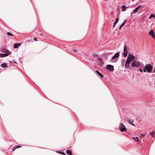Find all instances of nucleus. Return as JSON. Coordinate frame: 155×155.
Returning <instances> with one entry per match:
<instances>
[{
	"label": "nucleus",
	"instance_id": "nucleus-1",
	"mask_svg": "<svg viewBox=\"0 0 155 155\" xmlns=\"http://www.w3.org/2000/svg\"><path fill=\"white\" fill-rule=\"evenodd\" d=\"M145 68L147 70V72L148 73L150 72L152 70L153 66L150 64H148L145 65Z\"/></svg>",
	"mask_w": 155,
	"mask_h": 155
},
{
	"label": "nucleus",
	"instance_id": "nucleus-2",
	"mask_svg": "<svg viewBox=\"0 0 155 155\" xmlns=\"http://www.w3.org/2000/svg\"><path fill=\"white\" fill-rule=\"evenodd\" d=\"M140 64V62L136 60H134L133 61L131 64V66L133 67H138Z\"/></svg>",
	"mask_w": 155,
	"mask_h": 155
},
{
	"label": "nucleus",
	"instance_id": "nucleus-3",
	"mask_svg": "<svg viewBox=\"0 0 155 155\" xmlns=\"http://www.w3.org/2000/svg\"><path fill=\"white\" fill-rule=\"evenodd\" d=\"M135 58L134 56L131 54H130L128 55L127 61L130 62Z\"/></svg>",
	"mask_w": 155,
	"mask_h": 155
},
{
	"label": "nucleus",
	"instance_id": "nucleus-4",
	"mask_svg": "<svg viewBox=\"0 0 155 155\" xmlns=\"http://www.w3.org/2000/svg\"><path fill=\"white\" fill-rule=\"evenodd\" d=\"M119 129L121 131H125L126 130V128L123 124L120 123L119 127Z\"/></svg>",
	"mask_w": 155,
	"mask_h": 155
},
{
	"label": "nucleus",
	"instance_id": "nucleus-5",
	"mask_svg": "<svg viewBox=\"0 0 155 155\" xmlns=\"http://www.w3.org/2000/svg\"><path fill=\"white\" fill-rule=\"evenodd\" d=\"M11 54V52H8L6 53H0V57L2 58L6 57L10 55Z\"/></svg>",
	"mask_w": 155,
	"mask_h": 155
},
{
	"label": "nucleus",
	"instance_id": "nucleus-6",
	"mask_svg": "<svg viewBox=\"0 0 155 155\" xmlns=\"http://www.w3.org/2000/svg\"><path fill=\"white\" fill-rule=\"evenodd\" d=\"M127 49V46H125L124 48V53L123 55L125 57H126L128 53Z\"/></svg>",
	"mask_w": 155,
	"mask_h": 155
},
{
	"label": "nucleus",
	"instance_id": "nucleus-7",
	"mask_svg": "<svg viewBox=\"0 0 155 155\" xmlns=\"http://www.w3.org/2000/svg\"><path fill=\"white\" fill-rule=\"evenodd\" d=\"M149 35H150L152 36V37L155 38V34L154 33V31L153 30H151L149 33Z\"/></svg>",
	"mask_w": 155,
	"mask_h": 155
},
{
	"label": "nucleus",
	"instance_id": "nucleus-8",
	"mask_svg": "<svg viewBox=\"0 0 155 155\" xmlns=\"http://www.w3.org/2000/svg\"><path fill=\"white\" fill-rule=\"evenodd\" d=\"M107 68L109 70L113 71L114 70V66L110 65H108L107 66Z\"/></svg>",
	"mask_w": 155,
	"mask_h": 155
},
{
	"label": "nucleus",
	"instance_id": "nucleus-9",
	"mask_svg": "<svg viewBox=\"0 0 155 155\" xmlns=\"http://www.w3.org/2000/svg\"><path fill=\"white\" fill-rule=\"evenodd\" d=\"M0 51L2 53H4L5 52H6V53H7L8 52H10L8 50L5 49V48H1L0 50Z\"/></svg>",
	"mask_w": 155,
	"mask_h": 155
},
{
	"label": "nucleus",
	"instance_id": "nucleus-10",
	"mask_svg": "<svg viewBox=\"0 0 155 155\" xmlns=\"http://www.w3.org/2000/svg\"><path fill=\"white\" fill-rule=\"evenodd\" d=\"M140 6H138L137 7V8H136L133 11V12H132V13L133 14H135L136 12H137L138 9L140 8Z\"/></svg>",
	"mask_w": 155,
	"mask_h": 155
},
{
	"label": "nucleus",
	"instance_id": "nucleus-11",
	"mask_svg": "<svg viewBox=\"0 0 155 155\" xmlns=\"http://www.w3.org/2000/svg\"><path fill=\"white\" fill-rule=\"evenodd\" d=\"M119 20V19L118 18H117L115 20V21L114 24V25L113 26V28H114L116 25V24L117 23V22H118Z\"/></svg>",
	"mask_w": 155,
	"mask_h": 155
},
{
	"label": "nucleus",
	"instance_id": "nucleus-12",
	"mask_svg": "<svg viewBox=\"0 0 155 155\" xmlns=\"http://www.w3.org/2000/svg\"><path fill=\"white\" fill-rule=\"evenodd\" d=\"M119 53H117L114 54V56L112 58V59H113L115 58H118L119 57Z\"/></svg>",
	"mask_w": 155,
	"mask_h": 155
},
{
	"label": "nucleus",
	"instance_id": "nucleus-13",
	"mask_svg": "<svg viewBox=\"0 0 155 155\" xmlns=\"http://www.w3.org/2000/svg\"><path fill=\"white\" fill-rule=\"evenodd\" d=\"M130 62L126 61V62L125 64V66L127 68H129L130 65Z\"/></svg>",
	"mask_w": 155,
	"mask_h": 155
},
{
	"label": "nucleus",
	"instance_id": "nucleus-14",
	"mask_svg": "<svg viewBox=\"0 0 155 155\" xmlns=\"http://www.w3.org/2000/svg\"><path fill=\"white\" fill-rule=\"evenodd\" d=\"M20 45L21 44H18L16 43L14 44L13 47L15 48H17L19 46H20Z\"/></svg>",
	"mask_w": 155,
	"mask_h": 155
},
{
	"label": "nucleus",
	"instance_id": "nucleus-15",
	"mask_svg": "<svg viewBox=\"0 0 155 155\" xmlns=\"http://www.w3.org/2000/svg\"><path fill=\"white\" fill-rule=\"evenodd\" d=\"M127 7L124 5H123L121 7V10L122 11H125L126 10Z\"/></svg>",
	"mask_w": 155,
	"mask_h": 155
},
{
	"label": "nucleus",
	"instance_id": "nucleus-16",
	"mask_svg": "<svg viewBox=\"0 0 155 155\" xmlns=\"http://www.w3.org/2000/svg\"><path fill=\"white\" fill-rule=\"evenodd\" d=\"M66 153L67 154L69 155H71L72 153L71 151L70 150H67L66 151Z\"/></svg>",
	"mask_w": 155,
	"mask_h": 155
},
{
	"label": "nucleus",
	"instance_id": "nucleus-17",
	"mask_svg": "<svg viewBox=\"0 0 155 155\" xmlns=\"http://www.w3.org/2000/svg\"><path fill=\"white\" fill-rule=\"evenodd\" d=\"M126 22V20H125L124 21V22L123 24H122V25H121L120 26V27L119 28L120 30L121 29V28H122Z\"/></svg>",
	"mask_w": 155,
	"mask_h": 155
},
{
	"label": "nucleus",
	"instance_id": "nucleus-18",
	"mask_svg": "<svg viewBox=\"0 0 155 155\" xmlns=\"http://www.w3.org/2000/svg\"><path fill=\"white\" fill-rule=\"evenodd\" d=\"M96 72L97 73L101 78H103V75L100 72L97 71H96Z\"/></svg>",
	"mask_w": 155,
	"mask_h": 155
},
{
	"label": "nucleus",
	"instance_id": "nucleus-19",
	"mask_svg": "<svg viewBox=\"0 0 155 155\" xmlns=\"http://www.w3.org/2000/svg\"><path fill=\"white\" fill-rule=\"evenodd\" d=\"M155 17V15L154 14H151L150 15V16L149 17V18L150 19H151L152 18H154Z\"/></svg>",
	"mask_w": 155,
	"mask_h": 155
},
{
	"label": "nucleus",
	"instance_id": "nucleus-20",
	"mask_svg": "<svg viewBox=\"0 0 155 155\" xmlns=\"http://www.w3.org/2000/svg\"><path fill=\"white\" fill-rule=\"evenodd\" d=\"M1 66L2 68L5 67L7 66V64L5 63H3L1 64Z\"/></svg>",
	"mask_w": 155,
	"mask_h": 155
},
{
	"label": "nucleus",
	"instance_id": "nucleus-21",
	"mask_svg": "<svg viewBox=\"0 0 155 155\" xmlns=\"http://www.w3.org/2000/svg\"><path fill=\"white\" fill-rule=\"evenodd\" d=\"M134 139L136 140V141L139 142V139L138 137H135L134 138Z\"/></svg>",
	"mask_w": 155,
	"mask_h": 155
},
{
	"label": "nucleus",
	"instance_id": "nucleus-22",
	"mask_svg": "<svg viewBox=\"0 0 155 155\" xmlns=\"http://www.w3.org/2000/svg\"><path fill=\"white\" fill-rule=\"evenodd\" d=\"M150 134L152 135H154L155 134V130L153 131L150 133Z\"/></svg>",
	"mask_w": 155,
	"mask_h": 155
},
{
	"label": "nucleus",
	"instance_id": "nucleus-23",
	"mask_svg": "<svg viewBox=\"0 0 155 155\" xmlns=\"http://www.w3.org/2000/svg\"><path fill=\"white\" fill-rule=\"evenodd\" d=\"M7 35H8V36H12V35H13L12 34H11L9 32H7Z\"/></svg>",
	"mask_w": 155,
	"mask_h": 155
},
{
	"label": "nucleus",
	"instance_id": "nucleus-24",
	"mask_svg": "<svg viewBox=\"0 0 155 155\" xmlns=\"http://www.w3.org/2000/svg\"><path fill=\"white\" fill-rule=\"evenodd\" d=\"M143 71L144 72H146V71H147V70L146 69H145V66L144 67V68L143 69Z\"/></svg>",
	"mask_w": 155,
	"mask_h": 155
},
{
	"label": "nucleus",
	"instance_id": "nucleus-25",
	"mask_svg": "<svg viewBox=\"0 0 155 155\" xmlns=\"http://www.w3.org/2000/svg\"><path fill=\"white\" fill-rule=\"evenodd\" d=\"M20 147H20V146H18V145H17L15 146V147L16 148H18Z\"/></svg>",
	"mask_w": 155,
	"mask_h": 155
},
{
	"label": "nucleus",
	"instance_id": "nucleus-26",
	"mask_svg": "<svg viewBox=\"0 0 155 155\" xmlns=\"http://www.w3.org/2000/svg\"><path fill=\"white\" fill-rule=\"evenodd\" d=\"M129 123L130 124H132V125H134H134L132 123H131V120H129Z\"/></svg>",
	"mask_w": 155,
	"mask_h": 155
},
{
	"label": "nucleus",
	"instance_id": "nucleus-27",
	"mask_svg": "<svg viewBox=\"0 0 155 155\" xmlns=\"http://www.w3.org/2000/svg\"><path fill=\"white\" fill-rule=\"evenodd\" d=\"M34 40H35V41H37V39H36V38H34Z\"/></svg>",
	"mask_w": 155,
	"mask_h": 155
},
{
	"label": "nucleus",
	"instance_id": "nucleus-28",
	"mask_svg": "<svg viewBox=\"0 0 155 155\" xmlns=\"http://www.w3.org/2000/svg\"><path fill=\"white\" fill-rule=\"evenodd\" d=\"M139 70H140V71L141 72H143V70L141 69H139Z\"/></svg>",
	"mask_w": 155,
	"mask_h": 155
},
{
	"label": "nucleus",
	"instance_id": "nucleus-29",
	"mask_svg": "<svg viewBox=\"0 0 155 155\" xmlns=\"http://www.w3.org/2000/svg\"><path fill=\"white\" fill-rule=\"evenodd\" d=\"M142 136H145V135L144 134H141Z\"/></svg>",
	"mask_w": 155,
	"mask_h": 155
},
{
	"label": "nucleus",
	"instance_id": "nucleus-30",
	"mask_svg": "<svg viewBox=\"0 0 155 155\" xmlns=\"http://www.w3.org/2000/svg\"><path fill=\"white\" fill-rule=\"evenodd\" d=\"M63 154L64 155H65V154L64 153H63Z\"/></svg>",
	"mask_w": 155,
	"mask_h": 155
},
{
	"label": "nucleus",
	"instance_id": "nucleus-31",
	"mask_svg": "<svg viewBox=\"0 0 155 155\" xmlns=\"http://www.w3.org/2000/svg\"><path fill=\"white\" fill-rule=\"evenodd\" d=\"M134 0H132V1H134Z\"/></svg>",
	"mask_w": 155,
	"mask_h": 155
}]
</instances>
